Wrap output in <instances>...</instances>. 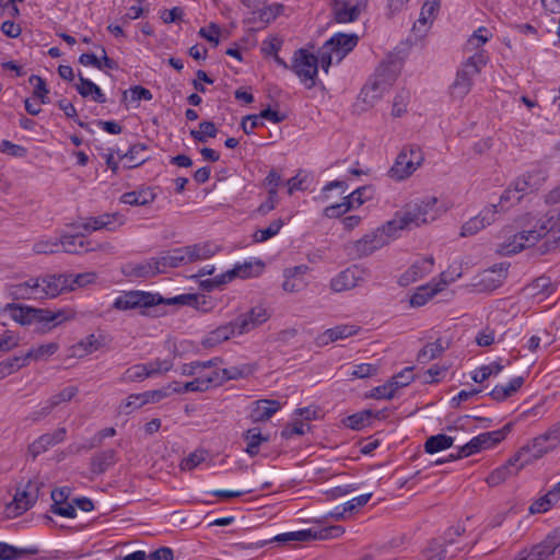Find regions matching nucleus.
I'll return each mask as SVG.
<instances>
[{
	"instance_id": "1",
	"label": "nucleus",
	"mask_w": 560,
	"mask_h": 560,
	"mask_svg": "<svg viewBox=\"0 0 560 560\" xmlns=\"http://www.w3.org/2000/svg\"><path fill=\"white\" fill-rule=\"evenodd\" d=\"M445 211L444 206H439L438 198L431 196L423 198L420 202L409 203L406 211L395 219H397L398 229H410L433 222Z\"/></svg>"
},
{
	"instance_id": "2",
	"label": "nucleus",
	"mask_w": 560,
	"mask_h": 560,
	"mask_svg": "<svg viewBox=\"0 0 560 560\" xmlns=\"http://www.w3.org/2000/svg\"><path fill=\"white\" fill-rule=\"evenodd\" d=\"M560 444V421L555 423L544 434L533 439L523 446L516 454L515 460H522V464H529L535 459L541 458L545 454L553 451Z\"/></svg>"
},
{
	"instance_id": "3",
	"label": "nucleus",
	"mask_w": 560,
	"mask_h": 560,
	"mask_svg": "<svg viewBox=\"0 0 560 560\" xmlns=\"http://www.w3.org/2000/svg\"><path fill=\"white\" fill-rule=\"evenodd\" d=\"M488 56L483 50L477 51L463 63L457 71L454 83L451 86V94L455 98L465 97L471 90L474 78L480 73L487 65Z\"/></svg>"
},
{
	"instance_id": "4",
	"label": "nucleus",
	"mask_w": 560,
	"mask_h": 560,
	"mask_svg": "<svg viewBox=\"0 0 560 560\" xmlns=\"http://www.w3.org/2000/svg\"><path fill=\"white\" fill-rule=\"evenodd\" d=\"M398 229L397 219L387 222L385 226L374 232L365 234L362 238L349 245V253L358 258L365 257L382 248L388 243L390 233Z\"/></svg>"
},
{
	"instance_id": "5",
	"label": "nucleus",
	"mask_w": 560,
	"mask_h": 560,
	"mask_svg": "<svg viewBox=\"0 0 560 560\" xmlns=\"http://www.w3.org/2000/svg\"><path fill=\"white\" fill-rule=\"evenodd\" d=\"M510 430L511 423H508L500 430L481 433L472 438L465 445L460 446L456 454H451L448 460H456L459 458L468 457L482 450L493 447L505 439Z\"/></svg>"
},
{
	"instance_id": "6",
	"label": "nucleus",
	"mask_w": 560,
	"mask_h": 560,
	"mask_svg": "<svg viewBox=\"0 0 560 560\" xmlns=\"http://www.w3.org/2000/svg\"><path fill=\"white\" fill-rule=\"evenodd\" d=\"M422 162L423 154L420 148L409 145L399 152L394 165L388 171V175L395 180H404L408 178Z\"/></svg>"
},
{
	"instance_id": "7",
	"label": "nucleus",
	"mask_w": 560,
	"mask_h": 560,
	"mask_svg": "<svg viewBox=\"0 0 560 560\" xmlns=\"http://www.w3.org/2000/svg\"><path fill=\"white\" fill-rule=\"evenodd\" d=\"M291 68L307 89L316 85L318 59L315 55L305 49H299L295 51Z\"/></svg>"
},
{
	"instance_id": "8",
	"label": "nucleus",
	"mask_w": 560,
	"mask_h": 560,
	"mask_svg": "<svg viewBox=\"0 0 560 560\" xmlns=\"http://www.w3.org/2000/svg\"><path fill=\"white\" fill-rule=\"evenodd\" d=\"M264 269V264L261 261H245L244 264H237L233 267V269L228 270L226 272L217 276L213 279H208L202 282V285L207 290H212L217 287L225 284L232 281L234 278L247 279L257 277L261 273Z\"/></svg>"
},
{
	"instance_id": "9",
	"label": "nucleus",
	"mask_w": 560,
	"mask_h": 560,
	"mask_svg": "<svg viewBox=\"0 0 560 560\" xmlns=\"http://www.w3.org/2000/svg\"><path fill=\"white\" fill-rule=\"evenodd\" d=\"M166 301L159 294H152L143 291H129L119 295L114 307L120 311L133 310L137 307H151Z\"/></svg>"
},
{
	"instance_id": "10",
	"label": "nucleus",
	"mask_w": 560,
	"mask_h": 560,
	"mask_svg": "<svg viewBox=\"0 0 560 560\" xmlns=\"http://www.w3.org/2000/svg\"><path fill=\"white\" fill-rule=\"evenodd\" d=\"M39 487L37 482L28 481L23 490H18L12 502L7 504L5 513L9 517H16L28 509H31L37 501Z\"/></svg>"
},
{
	"instance_id": "11",
	"label": "nucleus",
	"mask_w": 560,
	"mask_h": 560,
	"mask_svg": "<svg viewBox=\"0 0 560 560\" xmlns=\"http://www.w3.org/2000/svg\"><path fill=\"white\" fill-rule=\"evenodd\" d=\"M369 271L359 266H351L330 280V289L334 292H343L354 289L366 281Z\"/></svg>"
},
{
	"instance_id": "12",
	"label": "nucleus",
	"mask_w": 560,
	"mask_h": 560,
	"mask_svg": "<svg viewBox=\"0 0 560 560\" xmlns=\"http://www.w3.org/2000/svg\"><path fill=\"white\" fill-rule=\"evenodd\" d=\"M542 233L536 230L523 231L509 237L499 245L498 253L502 256H510L521 250L534 246L541 237Z\"/></svg>"
},
{
	"instance_id": "13",
	"label": "nucleus",
	"mask_w": 560,
	"mask_h": 560,
	"mask_svg": "<svg viewBox=\"0 0 560 560\" xmlns=\"http://www.w3.org/2000/svg\"><path fill=\"white\" fill-rule=\"evenodd\" d=\"M529 560H560V528L553 529L530 550Z\"/></svg>"
},
{
	"instance_id": "14",
	"label": "nucleus",
	"mask_w": 560,
	"mask_h": 560,
	"mask_svg": "<svg viewBox=\"0 0 560 560\" xmlns=\"http://www.w3.org/2000/svg\"><path fill=\"white\" fill-rule=\"evenodd\" d=\"M368 0H331V12L337 23H351L365 10Z\"/></svg>"
},
{
	"instance_id": "15",
	"label": "nucleus",
	"mask_w": 560,
	"mask_h": 560,
	"mask_svg": "<svg viewBox=\"0 0 560 560\" xmlns=\"http://www.w3.org/2000/svg\"><path fill=\"white\" fill-rule=\"evenodd\" d=\"M458 277H460L459 272L451 278H447L446 272H442L439 280L433 279L430 283L418 288L410 298V305L412 307H420L424 305L429 300L443 291L448 283L455 281Z\"/></svg>"
},
{
	"instance_id": "16",
	"label": "nucleus",
	"mask_w": 560,
	"mask_h": 560,
	"mask_svg": "<svg viewBox=\"0 0 560 560\" xmlns=\"http://www.w3.org/2000/svg\"><path fill=\"white\" fill-rule=\"evenodd\" d=\"M441 8V0H427L420 11L419 19L413 23L412 32L418 37L427 34Z\"/></svg>"
},
{
	"instance_id": "17",
	"label": "nucleus",
	"mask_w": 560,
	"mask_h": 560,
	"mask_svg": "<svg viewBox=\"0 0 560 560\" xmlns=\"http://www.w3.org/2000/svg\"><path fill=\"white\" fill-rule=\"evenodd\" d=\"M269 317L270 314L265 306H254L249 312L235 318V325L238 326V335L249 332L267 322Z\"/></svg>"
},
{
	"instance_id": "18",
	"label": "nucleus",
	"mask_w": 560,
	"mask_h": 560,
	"mask_svg": "<svg viewBox=\"0 0 560 560\" xmlns=\"http://www.w3.org/2000/svg\"><path fill=\"white\" fill-rule=\"evenodd\" d=\"M497 213V206L485 208L478 215L471 218L463 224L460 235L466 237L476 234L480 230L494 222Z\"/></svg>"
},
{
	"instance_id": "19",
	"label": "nucleus",
	"mask_w": 560,
	"mask_h": 560,
	"mask_svg": "<svg viewBox=\"0 0 560 560\" xmlns=\"http://www.w3.org/2000/svg\"><path fill=\"white\" fill-rule=\"evenodd\" d=\"M38 283L39 299L55 298L69 290L66 275H52L44 278H36Z\"/></svg>"
},
{
	"instance_id": "20",
	"label": "nucleus",
	"mask_w": 560,
	"mask_h": 560,
	"mask_svg": "<svg viewBox=\"0 0 560 560\" xmlns=\"http://www.w3.org/2000/svg\"><path fill=\"white\" fill-rule=\"evenodd\" d=\"M78 393L79 388L77 386H68L62 388L59 393L52 395L39 410L34 412V419L40 420L45 418L61 404L71 401Z\"/></svg>"
},
{
	"instance_id": "21",
	"label": "nucleus",
	"mask_w": 560,
	"mask_h": 560,
	"mask_svg": "<svg viewBox=\"0 0 560 560\" xmlns=\"http://www.w3.org/2000/svg\"><path fill=\"white\" fill-rule=\"evenodd\" d=\"M308 271L310 267L307 265L287 268L283 272L284 281L282 283V289L289 293L302 291L306 287L304 277Z\"/></svg>"
},
{
	"instance_id": "22",
	"label": "nucleus",
	"mask_w": 560,
	"mask_h": 560,
	"mask_svg": "<svg viewBox=\"0 0 560 560\" xmlns=\"http://www.w3.org/2000/svg\"><path fill=\"white\" fill-rule=\"evenodd\" d=\"M358 40L355 34L338 33L327 40V47L332 50L336 61L339 62L357 46Z\"/></svg>"
},
{
	"instance_id": "23",
	"label": "nucleus",
	"mask_w": 560,
	"mask_h": 560,
	"mask_svg": "<svg viewBox=\"0 0 560 560\" xmlns=\"http://www.w3.org/2000/svg\"><path fill=\"white\" fill-rule=\"evenodd\" d=\"M281 404L273 399H258L252 404L249 419L254 423L268 421L279 409Z\"/></svg>"
},
{
	"instance_id": "24",
	"label": "nucleus",
	"mask_w": 560,
	"mask_h": 560,
	"mask_svg": "<svg viewBox=\"0 0 560 560\" xmlns=\"http://www.w3.org/2000/svg\"><path fill=\"white\" fill-rule=\"evenodd\" d=\"M434 259L432 256H428L415 261L400 277L399 283L402 285H408L411 282L423 278L425 275L432 271Z\"/></svg>"
},
{
	"instance_id": "25",
	"label": "nucleus",
	"mask_w": 560,
	"mask_h": 560,
	"mask_svg": "<svg viewBox=\"0 0 560 560\" xmlns=\"http://www.w3.org/2000/svg\"><path fill=\"white\" fill-rule=\"evenodd\" d=\"M235 334H238V326L235 325V319L228 324L221 325L211 330L202 340L205 348H213L218 345L229 340Z\"/></svg>"
},
{
	"instance_id": "26",
	"label": "nucleus",
	"mask_w": 560,
	"mask_h": 560,
	"mask_svg": "<svg viewBox=\"0 0 560 560\" xmlns=\"http://www.w3.org/2000/svg\"><path fill=\"white\" fill-rule=\"evenodd\" d=\"M104 345L105 337L103 335L90 334L71 347V355L83 358L100 350Z\"/></svg>"
},
{
	"instance_id": "27",
	"label": "nucleus",
	"mask_w": 560,
	"mask_h": 560,
	"mask_svg": "<svg viewBox=\"0 0 560 560\" xmlns=\"http://www.w3.org/2000/svg\"><path fill=\"white\" fill-rule=\"evenodd\" d=\"M526 464L522 460H515V455L509 462L493 470L488 477L487 482L489 486L494 487L505 481L510 476L516 475Z\"/></svg>"
},
{
	"instance_id": "28",
	"label": "nucleus",
	"mask_w": 560,
	"mask_h": 560,
	"mask_svg": "<svg viewBox=\"0 0 560 560\" xmlns=\"http://www.w3.org/2000/svg\"><path fill=\"white\" fill-rule=\"evenodd\" d=\"M156 265L154 267L158 271L165 272L168 268H176L179 266L187 265L186 255L184 247L174 248L164 252L161 256L156 257Z\"/></svg>"
},
{
	"instance_id": "29",
	"label": "nucleus",
	"mask_w": 560,
	"mask_h": 560,
	"mask_svg": "<svg viewBox=\"0 0 560 560\" xmlns=\"http://www.w3.org/2000/svg\"><path fill=\"white\" fill-rule=\"evenodd\" d=\"M117 462V452L113 448L101 451L90 459V470L93 475H102Z\"/></svg>"
},
{
	"instance_id": "30",
	"label": "nucleus",
	"mask_w": 560,
	"mask_h": 560,
	"mask_svg": "<svg viewBox=\"0 0 560 560\" xmlns=\"http://www.w3.org/2000/svg\"><path fill=\"white\" fill-rule=\"evenodd\" d=\"M119 219L120 215L118 213H103L98 217L86 218L80 226L88 232L98 231L101 229L112 230L110 225L117 221L118 225L122 224V221Z\"/></svg>"
},
{
	"instance_id": "31",
	"label": "nucleus",
	"mask_w": 560,
	"mask_h": 560,
	"mask_svg": "<svg viewBox=\"0 0 560 560\" xmlns=\"http://www.w3.org/2000/svg\"><path fill=\"white\" fill-rule=\"evenodd\" d=\"M358 331L359 327L354 325H338L325 330L318 336L317 340L320 345H328L329 342L354 336Z\"/></svg>"
},
{
	"instance_id": "32",
	"label": "nucleus",
	"mask_w": 560,
	"mask_h": 560,
	"mask_svg": "<svg viewBox=\"0 0 560 560\" xmlns=\"http://www.w3.org/2000/svg\"><path fill=\"white\" fill-rule=\"evenodd\" d=\"M67 435L66 428H59L51 433L40 435L33 444L32 451L35 455L47 451L49 447L61 443Z\"/></svg>"
},
{
	"instance_id": "33",
	"label": "nucleus",
	"mask_w": 560,
	"mask_h": 560,
	"mask_svg": "<svg viewBox=\"0 0 560 560\" xmlns=\"http://www.w3.org/2000/svg\"><path fill=\"white\" fill-rule=\"evenodd\" d=\"M220 382V373L215 370L207 372L206 375H198L192 381L183 384L185 393L188 392H206L212 384Z\"/></svg>"
},
{
	"instance_id": "34",
	"label": "nucleus",
	"mask_w": 560,
	"mask_h": 560,
	"mask_svg": "<svg viewBox=\"0 0 560 560\" xmlns=\"http://www.w3.org/2000/svg\"><path fill=\"white\" fill-rule=\"evenodd\" d=\"M185 255L188 264L197 260H203L212 257L219 250V247L212 243L195 244L185 246Z\"/></svg>"
},
{
	"instance_id": "35",
	"label": "nucleus",
	"mask_w": 560,
	"mask_h": 560,
	"mask_svg": "<svg viewBox=\"0 0 560 560\" xmlns=\"http://www.w3.org/2000/svg\"><path fill=\"white\" fill-rule=\"evenodd\" d=\"M90 242L83 240L79 235H63L59 240V249L68 254H82L95 250L96 247H89Z\"/></svg>"
},
{
	"instance_id": "36",
	"label": "nucleus",
	"mask_w": 560,
	"mask_h": 560,
	"mask_svg": "<svg viewBox=\"0 0 560 560\" xmlns=\"http://www.w3.org/2000/svg\"><path fill=\"white\" fill-rule=\"evenodd\" d=\"M38 292L36 278L10 287V295L16 300H37L40 298Z\"/></svg>"
},
{
	"instance_id": "37",
	"label": "nucleus",
	"mask_w": 560,
	"mask_h": 560,
	"mask_svg": "<svg viewBox=\"0 0 560 560\" xmlns=\"http://www.w3.org/2000/svg\"><path fill=\"white\" fill-rule=\"evenodd\" d=\"M167 304H182L190 305L201 312H209L211 310V302L205 295L197 294H182L173 299L166 300Z\"/></svg>"
},
{
	"instance_id": "38",
	"label": "nucleus",
	"mask_w": 560,
	"mask_h": 560,
	"mask_svg": "<svg viewBox=\"0 0 560 560\" xmlns=\"http://www.w3.org/2000/svg\"><path fill=\"white\" fill-rule=\"evenodd\" d=\"M524 384V377L517 376L512 380L505 385H497L489 395L492 399L497 401H503L506 398L513 396Z\"/></svg>"
},
{
	"instance_id": "39",
	"label": "nucleus",
	"mask_w": 560,
	"mask_h": 560,
	"mask_svg": "<svg viewBox=\"0 0 560 560\" xmlns=\"http://www.w3.org/2000/svg\"><path fill=\"white\" fill-rule=\"evenodd\" d=\"M560 499V488L558 483L548 491L545 495L536 500L530 506L529 512L532 514L545 513L551 509Z\"/></svg>"
},
{
	"instance_id": "40",
	"label": "nucleus",
	"mask_w": 560,
	"mask_h": 560,
	"mask_svg": "<svg viewBox=\"0 0 560 560\" xmlns=\"http://www.w3.org/2000/svg\"><path fill=\"white\" fill-rule=\"evenodd\" d=\"M155 199V194L151 188H142L140 190L125 192L120 200L129 206H145Z\"/></svg>"
},
{
	"instance_id": "41",
	"label": "nucleus",
	"mask_w": 560,
	"mask_h": 560,
	"mask_svg": "<svg viewBox=\"0 0 560 560\" xmlns=\"http://www.w3.org/2000/svg\"><path fill=\"white\" fill-rule=\"evenodd\" d=\"M77 91L82 97L92 96L93 101L97 103H105L106 97L102 90L93 83L91 80L79 75V83L77 84Z\"/></svg>"
},
{
	"instance_id": "42",
	"label": "nucleus",
	"mask_w": 560,
	"mask_h": 560,
	"mask_svg": "<svg viewBox=\"0 0 560 560\" xmlns=\"http://www.w3.org/2000/svg\"><path fill=\"white\" fill-rule=\"evenodd\" d=\"M33 317L38 319L39 322L54 323V326H57L68 319L73 318V314L68 315L65 311L34 308Z\"/></svg>"
},
{
	"instance_id": "43",
	"label": "nucleus",
	"mask_w": 560,
	"mask_h": 560,
	"mask_svg": "<svg viewBox=\"0 0 560 560\" xmlns=\"http://www.w3.org/2000/svg\"><path fill=\"white\" fill-rule=\"evenodd\" d=\"M38 549L36 547L16 548L0 541V560H16L26 555H36Z\"/></svg>"
},
{
	"instance_id": "44",
	"label": "nucleus",
	"mask_w": 560,
	"mask_h": 560,
	"mask_svg": "<svg viewBox=\"0 0 560 560\" xmlns=\"http://www.w3.org/2000/svg\"><path fill=\"white\" fill-rule=\"evenodd\" d=\"M397 70L395 68V65L393 63H382L373 79L378 82L382 88H386L387 90L393 85V83L396 81L397 79Z\"/></svg>"
},
{
	"instance_id": "45",
	"label": "nucleus",
	"mask_w": 560,
	"mask_h": 560,
	"mask_svg": "<svg viewBox=\"0 0 560 560\" xmlns=\"http://www.w3.org/2000/svg\"><path fill=\"white\" fill-rule=\"evenodd\" d=\"M244 440L247 443L245 452L254 457L258 454L260 444L269 439L264 436L258 428H252L244 433Z\"/></svg>"
},
{
	"instance_id": "46",
	"label": "nucleus",
	"mask_w": 560,
	"mask_h": 560,
	"mask_svg": "<svg viewBox=\"0 0 560 560\" xmlns=\"http://www.w3.org/2000/svg\"><path fill=\"white\" fill-rule=\"evenodd\" d=\"M58 350L59 345L57 342H48L30 349L24 355L27 362L30 360L45 361L55 354Z\"/></svg>"
},
{
	"instance_id": "47",
	"label": "nucleus",
	"mask_w": 560,
	"mask_h": 560,
	"mask_svg": "<svg viewBox=\"0 0 560 560\" xmlns=\"http://www.w3.org/2000/svg\"><path fill=\"white\" fill-rule=\"evenodd\" d=\"M454 443V438L446 434H436L430 436L424 443V450L429 454H434L451 447Z\"/></svg>"
},
{
	"instance_id": "48",
	"label": "nucleus",
	"mask_w": 560,
	"mask_h": 560,
	"mask_svg": "<svg viewBox=\"0 0 560 560\" xmlns=\"http://www.w3.org/2000/svg\"><path fill=\"white\" fill-rule=\"evenodd\" d=\"M313 539H316V528L283 533L275 537V540L278 542L308 541Z\"/></svg>"
},
{
	"instance_id": "49",
	"label": "nucleus",
	"mask_w": 560,
	"mask_h": 560,
	"mask_svg": "<svg viewBox=\"0 0 560 560\" xmlns=\"http://www.w3.org/2000/svg\"><path fill=\"white\" fill-rule=\"evenodd\" d=\"M445 350L440 339L434 342L425 345L418 353L417 360L419 363L425 364L435 358L440 357Z\"/></svg>"
},
{
	"instance_id": "50",
	"label": "nucleus",
	"mask_w": 560,
	"mask_h": 560,
	"mask_svg": "<svg viewBox=\"0 0 560 560\" xmlns=\"http://www.w3.org/2000/svg\"><path fill=\"white\" fill-rule=\"evenodd\" d=\"M283 225L284 221L282 219H276L271 221L266 229H259L255 231V233L253 234V238L256 243H264L269 238L276 236Z\"/></svg>"
},
{
	"instance_id": "51",
	"label": "nucleus",
	"mask_w": 560,
	"mask_h": 560,
	"mask_svg": "<svg viewBox=\"0 0 560 560\" xmlns=\"http://www.w3.org/2000/svg\"><path fill=\"white\" fill-rule=\"evenodd\" d=\"M27 364L25 355H15L0 362V380L19 371Z\"/></svg>"
},
{
	"instance_id": "52",
	"label": "nucleus",
	"mask_w": 560,
	"mask_h": 560,
	"mask_svg": "<svg viewBox=\"0 0 560 560\" xmlns=\"http://www.w3.org/2000/svg\"><path fill=\"white\" fill-rule=\"evenodd\" d=\"M68 289L73 291L77 288H83L90 283H93L97 276L95 272H83L78 275L68 273L66 275Z\"/></svg>"
},
{
	"instance_id": "53",
	"label": "nucleus",
	"mask_w": 560,
	"mask_h": 560,
	"mask_svg": "<svg viewBox=\"0 0 560 560\" xmlns=\"http://www.w3.org/2000/svg\"><path fill=\"white\" fill-rule=\"evenodd\" d=\"M218 129L212 121H201L199 130H190V136L198 142H207L208 138H214Z\"/></svg>"
},
{
	"instance_id": "54",
	"label": "nucleus",
	"mask_w": 560,
	"mask_h": 560,
	"mask_svg": "<svg viewBox=\"0 0 560 560\" xmlns=\"http://www.w3.org/2000/svg\"><path fill=\"white\" fill-rule=\"evenodd\" d=\"M371 418L372 412L370 410H364L347 417L343 420V423L352 430H361L370 423Z\"/></svg>"
},
{
	"instance_id": "55",
	"label": "nucleus",
	"mask_w": 560,
	"mask_h": 560,
	"mask_svg": "<svg viewBox=\"0 0 560 560\" xmlns=\"http://www.w3.org/2000/svg\"><path fill=\"white\" fill-rule=\"evenodd\" d=\"M147 377H151L149 374L147 364H135L131 368L127 369L122 374V382H139Z\"/></svg>"
},
{
	"instance_id": "56",
	"label": "nucleus",
	"mask_w": 560,
	"mask_h": 560,
	"mask_svg": "<svg viewBox=\"0 0 560 560\" xmlns=\"http://www.w3.org/2000/svg\"><path fill=\"white\" fill-rule=\"evenodd\" d=\"M522 200V195L516 194L515 190L509 186L500 197L497 206L498 213L506 211L510 207L517 205Z\"/></svg>"
},
{
	"instance_id": "57",
	"label": "nucleus",
	"mask_w": 560,
	"mask_h": 560,
	"mask_svg": "<svg viewBox=\"0 0 560 560\" xmlns=\"http://www.w3.org/2000/svg\"><path fill=\"white\" fill-rule=\"evenodd\" d=\"M502 370H503V365H501L498 362H492L488 365H482L481 368L476 370L472 373L471 378L476 383H482L487 378H489L491 375H498Z\"/></svg>"
},
{
	"instance_id": "58",
	"label": "nucleus",
	"mask_w": 560,
	"mask_h": 560,
	"mask_svg": "<svg viewBox=\"0 0 560 560\" xmlns=\"http://www.w3.org/2000/svg\"><path fill=\"white\" fill-rule=\"evenodd\" d=\"M283 11V5L281 3H272L267 5L259 11L256 12L257 19L264 23L269 24L276 20Z\"/></svg>"
},
{
	"instance_id": "59",
	"label": "nucleus",
	"mask_w": 560,
	"mask_h": 560,
	"mask_svg": "<svg viewBox=\"0 0 560 560\" xmlns=\"http://www.w3.org/2000/svg\"><path fill=\"white\" fill-rule=\"evenodd\" d=\"M35 254H55L59 252V240L57 238H40L33 245Z\"/></svg>"
},
{
	"instance_id": "60",
	"label": "nucleus",
	"mask_w": 560,
	"mask_h": 560,
	"mask_svg": "<svg viewBox=\"0 0 560 560\" xmlns=\"http://www.w3.org/2000/svg\"><path fill=\"white\" fill-rule=\"evenodd\" d=\"M530 186V191L538 190L547 180L548 173L544 168H536L524 174Z\"/></svg>"
},
{
	"instance_id": "61",
	"label": "nucleus",
	"mask_w": 560,
	"mask_h": 560,
	"mask_svg": "<svg viewBox=\"0 0 560 560\" xmlns=\"http://www.w3.org/2000/svg\"><path fill=\"white\" fill-rule=\"evenodd\" d=\"M147 150V145L143 143H137L130 147L127 153L122 158L128 159L132 164L130 167L141 165L145 162L147 158L142 154Z\"/></svg>"
},
{
	"instance_id": "62",
	"label": "nucleus",
	"mask_w": 560,
	"mask_h": 560,
	"mask_svg": "<svg viewBox=\"0 0 560 560\" xmlns=\"http://www.w3.org/2000/svg\"><path fill=\"white\" fill-rule=\"evenodd\" d=\"M28 82L34 86L33 95L40 100V103H48V89L45 81L38 75H31Z\"/></svg>"
},
{
	"instance_id": "63",
	"label": "nucleus",
	"mask_w": 560,
	"mask_h": 560,
	"mask_svg": "<svg viewBox=\"0 0 560 560\" xmlns=\"http://www.w3.org/2000/svg\"><path fill=\"white\" fill-rule=\"evenodd\" d=\"M380 91L372 88L370 84H365L360 93V98L362 103L365 105L362 109H369L374 106V104L381 98Z\"/></svg>"
},
{
	"instance_id": "64",
	"label": "nucleus",
	"mask_w": 560,
	"mask_h": 560,
	"mask_svg": "<svg viewBox=\"0 0 560 560\" xmlns=\"http://www.w3.org/2000/svg\"><path fill=\"white\" fill-rule=\"evenodd\" d=\"M491 37V33L487 27H479L474 34L469 37L467 42V47L469 49H477L481 45L486 44Z\"/></svg>"
}]
</instances>
